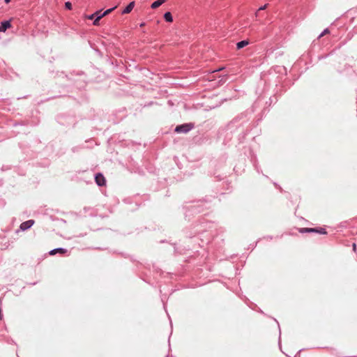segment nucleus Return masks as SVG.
<instances>
[{
    "label": "nucleus",
    "mask_w": 357,
    "mask_h": 357,
    "mask_svg": "<svg viewBox=\"0 0 357 357\" xmlns=\"http://www.w3.org/2000/svg\"><path fill=\"white\" fill-rule=\"evenodd\" d=\"M145 24H146L145 22H142L139 25L140 27H143V26H145Z\"/></svg>",
    "instance_id": "nucleus-40"
},
{
    "label": "nucleus",
    "mask_w": 357,
    "mask_h": 357,
    "mask_svg": "<svg viewBox=\"0 0 357 357\" xmlns=\"http://www.w3.org/2000/svg\"><path fill=\"white\" fill-rule=\"evenodd\" d=\"M161 300H162V302L163 303L164 309H165V311H167L164 298L162 297Z\"/></svg>",
    "instance_id": "nucleus-37"
},
{
    "label": "nucleus",
    "mask_w": 357,
    "mask_h": 357,
    "mask_svg": "<svg viewBox=\"0 0 357 357\" xmlns=\"http://www.w3.org/2000/svg\"><path fill=\"white\" fill-rule=\"evenodd\" d=\"M266 115V109L264 108V110L261 112V116L260 118H258L257 120V123H258L260 121L262 120V118L264 116Z\"/></svg>",
    "instance_id": "nucleus-25"
},
{
    "label": "nucleus",
    "mask_w": 357,
    "mask_h": 357,
    "mask_svg": "<svg viewBox=\"0 0 357 357\" xmlns=\"http://www.w3.org/2000/svg\"><path fill=\"white\" fill-rule=\"evenodd\" d=\"M0 109H3V110H10L9 109H7L6 107H2L1 105H0Z\"/></svg>",
    "instance_id": "nucleus-39"
},
{
    "label": "nucleus",
    "mask_w": 357,
    "mask_h": 357,
    "mask_svg": "<svg viewBox=\"0 0 357 357\" xmlns=\"http://www.w3.org/2000/svg\"><path fill=\"white\" fill-rule=\"evenodd\" d=\"M12 19L3 20L0 23V32L5 33L8 29L12 27Z\"/></svg>",
    "instance_id": "nucleus-8"
},
{
    "label": "nucleus",
    "mask_w": 357,
    "mask_h": 357,
    "mask_svg": "<svg viewBox=\"0 0 357 357\" xmlns=\"http://www.w3.org/2000/svg\"><path fill=\"white\" fill-rule=\"evenodd\" d=\"M269 103H268V106L271 105V103L273 102H277V98L274 96H272V97H270L269 98Z\"/></svg>",
    "instance_id": "nucleus-26"
},
{
    "label": "nucleus",
    "mask_w": 357,
    "mask_h": 357,
    "mask_svg": "<svg viewBox=\"0 0 357 357\" xmlns=\"http://www.w3.org/2000/svg\"><path fill=\"white\" fill-rule=\"evenodd\" d=\"M58 222H62L64 224L66 222V221L62 218H59Z\"/></svg>",
    "instance_id": "nucleus-35"
},
{
    "label": "nucleus",
    "mask_w": 357,
    "mask_h": 357,
    "mask_svg": "<svg viewBox=\"0 0 357 357\" xmlns=\"http://www.w3.org/2000/svg\"><path fill=\"white\" fill-rule=\"evenodd\" d=\"M330 32L328 28H326L319 35V36L317 37V38H321L322 36H324V35H326V33H328Z\"/></svg>",
    "instance_id": "nucleus-22"
},
{
    "label": "nucleus",
    "mask_w": 357,
    "mask_h": 357,
    "mask_svg": "<svg viewBox=\"0 0 357 357\" xmlns=\"http://www.w3.org/2000/svg\"><path fill=\"white\" fill-rule=\"evenodd\" d=\"M170 336L169 337V339H168V342H169V346L170 347Z\"/></svg>",
    "instance_id": "nucleus-43"
},
{
    "label": "nucleus",
    "mask_w": 357,
    "mask_h": 357,
    "mask_svg": "<svg viewBox=\"0 0 357 357\" xmlns=\"http://www.w3.org/2000/svg\"><path fill=\"white\" fill-rule=\"evenodd\" d=\"M260 103H261V100H260V99L257 100L254 102V104H253V105H252V111H251V112H255V108H257V107L260 105Z\"/></svg>",
    "instance_id": "nucleus-19"
},
{
    "label": "nucleus",
    "mask_w": 357,
    "mask_h": 357,
    "mask_svg": "<svg viewBox=\"0 0 357 357\" xmlns=\"http://www.w3.org/2000/svg\"><path fill=\"white\" fill-rule=\"evenodd\" d=\"M166 1H167V0H156L151 3V8L152 9H155V8H158L159 6H160L162 3H164Z\"/></svg>",
    "instance_id": "nucleus-15"
},
{
    "label": "nucleus",
    "mask_w": 357,
    "mask_h": 357,
    "mask_svg": "<svg viewBox=\"0 0 357 357\" xmlns=\"http://www.w3.org/2000/svg\"><path fill=\"white\" fill-rule=\"evenodd\" d=\"M165 357H169V355H167V356H165Z\"/></svg>",
    "instance_id": "nucleus-51"
},
{
    "label": "nucleus",
    "mask_w": 357,
    "mask_h": 357,
    "mask_svg": "<svg viewBox=\"0 0 357 357\" xmlns=\"http://www.w3.org/2000/svg\"><path fill=\"white\" fill-rule=\"evenodd\" d=\"M10 167L8 166H6V165H3L2 167H1V170L2 171H6L7 169H9Z\"/></svg>",
    "instance_id": "nucleus-30"
},
{
    "label": "nucleus",
    "mask_w": 357,
    "mask_h": 357,
    "mask_svg": "<svg viewBox=\"0 0 357 357\" xmlns=\"http://www.w3.org/2000/svg\"><path fill=\"white\" fill-rule=\"evenodd\" d=\"M195 128L194 123H184L182 124L177 125L174 131L176 133H184L186 134Z\"/></svg>",
    "instance_id": "nucleus-5"
},
{
    "label": "nucleus",
    "mask_w": 357,
    "mask_h": 357,
    "mask_svg": "<svg viewBox=\"0 0 357 357\" xmlns=\"http://www.w3.org/2000/svg\"><path fill=\"white\" fill-rule=\"evenodd\" d=\"M170 326H171V327L172 328V321H170Z\"/></svg>",
    "instance_id": "nucleus-48"
},
{
    "label": "nucleus",
    "mask_w": 357,
    "mask_h": 357,
    "mask_svg": "<svg viewBox=\"0 0 357 357\" xmlns=\"http://www.w3.org/2000/svg\"><path fill=\"white\" fill-rule=\"evenodd\" d=\"M303 350H304V349H300V350L298 351V353H297V354L296 355V356L297 355H298V354H299L302 351H303Z\"/></svg>",
    "instance_id": "nucleus-42"
},
{
    "label": "nucleus",
    "mask_w": 357,
    "mask_h": 357,
    "mask_svg": "<svg viewBox=\"0 0 357 357\" xmlns=\"http://www.w3.org/2000/svg\"><path fill=\"white\" fill-rule=\"evenodd\" d=\"M251 161L253 164V166H254L255 170L257 172V173L262 174V171L260 169V167L257 163L256 155H252Z\"/></svg>",
    "instance_id": "nucleus-12"
},
{
    "label": "nucleus",
    "mask_w": 357,
    "mask_h": 357,
    "mask_svg": "<svg viewBox=\"0 0 357 357\" xmlns=\"http://www.w3.org/2000/svg\"><path fill=\"white\" fill-rule=\"evenodd\" d=\"M135 2L134 1H130L121 11L122 15L130 13L134 8Z\"/></svg>",
    "instance_id": "nucleus-11"
},
{
    "label": "nucleus",
    "mask_w": 357,
    "mask_h": 357,
    "mask_svg": "<svg viewBox=\"0 0 357 357\" xmlns=\"http://www.w3.org/2000/svg\"><path fill=\"white\" fill-rule=\"evenodd\" d=\"M2 319H3V314H2L1 307H0V320H1Z\"/></svg>",
    "instance_id": "nucleus-38"
},
{
    "label": "nucleus",
    "mask_w": 357,
    "mask_h": 357,
    "mask_svg": "<svg viewBox=\"0 0 357 357\" xmlns=\"http://www.w3.org/2000/svg\"><path fill=\"white\" fill-rule=\"evenodd\" d=\"M258 242H259V240L257 241H256L255 243H254L253 244H250L249 248H251L252 250H254L256 248Z\"/></svg>",
    "instance_id": "nucleus-27"
},
{
    "label": "nucleus",
    "mask_w": 357,
    "mask_h": 357,
    "mask_svg": "<svg viewBox=\"0 0 357 357\" xmlns=\"http://www.w3.org/2000/svg\"><path fill=\"white\" fill-rule=\"evenodd\" d=\"M164 20L167 22H173V16L169 11L165 12L163 15Z\"/></svg>",
    "instance_id": "nucleus-16"
},
{
    "label": "nucleus",
    "mask_w": 357,
    "mask_h": 357,
    "mask_svg": "<svg viewBox=\"0 0 357 357\" xmlns=\"http://www.w3.org/2000/svg\"><path fill=\"white\" fill-rule=\"evenodd\" d=\"M263 174V176H265L266 178H268V176H266V175H265V174Z\"/></svg>",
    "instance_id": "nucleus-46"
},
{
    "label": "nucleus",
    "mask_w": 357,
    "mask_h": 357,
    "mask_svg": "<svg viewBox=\"0 0 357 357\" xmlns=\"http://www.w3.org/2000/svg\"><path fill=\"white\" fill-rule=\"evenodd\" d=\"M35 223L33 220H28L22 222L20 225L19 229L24 231L29 229Z\"/></svg>",
    "instance_id": "nucleus-9"
},
{
    "label": "nucleus",
    "mask_w": 357,
    "mask_h": 357,
    "mask_svg": "<svg viewBox=\"0 0 357 357\" xmlns=\"http://www.w3.org/2000/svg\"><path fill=\"white\" fill-rule=\"evenodd\" d=\"M36 283H37V282H33V283H31V285H35Z\"/></svg>",
    "instance_id": "nucleus-45"
},
{
    "label": "nucleus",
    "mask_w": 357,
    "mask_h": 357,
    "mask_svg": "<svg viewBox=\"0 0 357 357\" xmlns=\"http://www.w3.org/2000/svg\"><path fill=\"white\" fill-rule=\"evenodd\" d=\"M84 146H73L72 149H71V151L73 153H77V152H79Z\"/></svg>",
    "instance_id": "nucleus-20"
},
{
    "label": "nucleus",
    "mask_w": 357,
    "mask_h": 357,
    "mask_svg": "<svg viewBox=\"0 0 357 357\" xmlns=\"http://www.w3.org/2000/svg\"><path fill=\"white\" fill-rule=\"evenodd\" d=\"M65 8L67 10H71L73 8L71 2H70V1L65 2Z\"/></svg>",
    "instance_id": "nucleus-24"
},
{
    "label": "nucleus",
    "mask_w": 357,
    "mask_h": 357,
    "mask_svg": "<svg viewBox=\"0 0 357 357\" xmlns=\"http://www.w3.org/2000/svg\"><path fill=\"white\" fill-rule=\"evenodd\" d=\"M68 252V250L64 248H56L51 250L49 252L50 255H54L56 254H59L61 255H64Z\"/></svg>",
    "instance_id": "nucleus-10"
},
{
    "label": "nucleus",
    "mask_w": 357,
    "mask_h": 357,
    "mask_svg": "<svg viewBox=\"0 0 357 357\" xmlns=\"http://www.w3.org/2000/svg\"><path fill=\"white\" fill-rule=\"evenodd\" d=\"M173 247H174V254L175 255H178L184 254V252H183L184 249L177 247L176 245V244H174Z\"/></svg>",
    "instance_id": "nucleus-17"
},
{
    "label": "nucleus",
    "mask_w": 357,
    "mask_h": 357,
    "mask_svg": "<svg viewBox=\"0 0 357 357\" xmlns=\"http://www.w3.org/2000/svg\"><path fill=\"white\" fill-rule=\"evenodd\" d=\"M298 231L301 234H306V233H316L319 234H327V231L325 228L323 227H303L299 228Z\"/></svg>",
    "instance_id": "nucleus-6"
},
{
    "label": "nucleus",
    "mask_w": 357,
    "mask_h": 357,
    "mask_svg": "<svg viewBox=\"0 0 357 357\" xmlns=\"http://www.w3.org/2000/svg\"><path fill=\"white\" fill-rule=\"evenodd\" d=\"M10 1H11V0H4V3L6 4H8Z\"/></svg>",
    "instance_id": "nucleus-41"
},
{
    "label": "nucleus",
    "mask_w": 357,
    "mask_h": 357,
    "mask_svg": "<svg viewBox=\"0 0 357 357\" xmlns=\"http://www.w3.org/2000/svg\"><path fill=\"white\" fill-rule=\"evenodd\" d=\"M249 43H250V42L248 40H241L236 43V49L241 50V49L245 47V46H247L248 45H249Z\"/></svg>",
    "instance_id": "nucleus-13"
},
{
    "label": "nucleus",
    "mask_w": 357,
    "mask_h": 357,
    "mask_svg": "<svg viewBox=\"0 0 357 357\" xmlns=\"http://www.w3.org/2000/svg\"><path fill=\"white\" fill-rule=\"evenodd\" d=\"M213 226V222L208 220L205 216H201L190 227L185 228L183 231L185 237L195 238V241L197 243L198 245L202 248L211 241L212 237L211 235H207L204 239L199 236L212 229Z\"/></svg>",
    "instance_id": "nucleus-1"
},
{
    "label": "nucleus",
    "mask_w": 357,
    "mask_h": 357,
    "mask_svg": "<svg viewBox=\"0 0 357 357\" xmlns=\"http://www.w3.org/2000/svg\"><path fill=\"white\" fill-rule=\"evenodd\" d=\"M50 218L51 220H52V221H58V220H59L58 218L53 216V215H51Z\"/></svg>",
    "instance_id": "nucleus-29"
},
{
    "label": "nucleus",
    "mask_w": 357,
    "mask_h": 357,
    "mask_svg": "<svg viewBox=\"0 0 357 357\" xmlns=\"http://www.w3.org/2000/svg\"><path fill=\"white\" fill-rule=\"evenodd\" d=\"M116 8V6H114L112 8L105 10V11H102V9L98 10L95 13L86 15V18L89 20H93V24L95 26H98L100 24V19L112 13Z\"/></svg>",
    "instance_id": "nucleus-4"
},
{
    "label": "nucleus",
    "mask_w": 357,
    "mask_h": 357,
    "mask_svg": "<svg viewBox=\"0 0 357 357\" xmlns=\"http://www.w3.org/2000/svg\"><path fill=\"white\" fill-rule=\"evenodd\" d=\"M332 54V52L329 53V54H321V55H319L318 56V60H322V59H326L328 56H329L330 55Z\"/></svg>",
    "instance_id": "nucleus-23"
},
{
    "label": "nucleus",
    "mask_w": 357,
    "mask_h": 357,
    "mask_svg": "<svg viewBox=\"0 0 357 357\" xmlns=\"http://www.w3.org/2000/svg\"><path fill=\"white\" fill-rule=\"evenodd\" d=\"M264 238H266L268 240H272L273 239V236H264Z\"/></svg>",
    "instance_id": "nucleus-36"
},
{
    "label": "nucleus",
    "mask_w": 357,
    "mask_h": 357,
    "mask_svg": "<svg viewBox=\"0 0 357 357\" xmlns=\"http://www.w3.org/2000/svg\"><path fill=\"white\" fill-rule=\"evenodd\" d=\"M29 96V95H26V96H22V97H17V100H21V99H23V98H26Z\"/></svg>",
    "instance_id": "nucleus-34"
},
{
    "label": "nucleus",
    "mask_w": 357,
    "mask_h": 357,
    "mask_svg": "<svg viewBox=\"0 0 357 357\" xmlns=\"http://www.w3.org/2000/svg\"><path fill=\"white\" fill-rule=\"evenodd\" d=\"M247 115L248 112L241 113L227 125V136L238 131V140L239 143L243 142L245 137L252 130L250 123H248L249 118L247 117Z\"/></svg>",
    "instance_id": "nucleus-2"
},
{
    "label": "nucleus",
    "mask_w": 357,
    "mask_h": 357,
    "mask_svg": "<svg viewBox=\"0 0 357 357\" xmlns=\"http://www.w3.org/2000/svg\"><path fill=\"white\" fill-rule=\"evenodd\" d=\"M61 75H64V77L67 79V80H69L72 82H74V79H73V77H71L73 75V73H70V75H64V73H61Z\"/></svg>",
    "instance_id": "nucleus-21"
},
{
    "label": "nucleus",
    "mask_w": 357,
    "mask_h": 357,
    "mask_svg": "<svg viewBox=\"0 0 357 357\" xmlns=\"http://www.w3.org/2000/svg\"><path fill=\"white\" fill-rule=\"evenodd\" d=\"M273 319L277 323L278 328H279L278 344H279L280 348H281V331H280V324H279V322L278 321V320L276 319L273 318Z\"/></svg>",
    "instance_id": "nucleus-18"
},
{
    "label": "nucleus",
    "mask_w": 357,
    "mask_h": 357,
    "mask_svg": "<svg viewBox=\"0 0 357 357\" xmlns=\"http://www.w3.org/2000/svg\"><path fill=\"white\" fill-rule=\"evenodd\" d=\"M352 250L354 252H356V244L355 243L352 244Z\"/></svg>",
    "instance_id": "nucleus-31"
},
{
    "label": "nucleus",
    "mask_w": 357,
    "mask_h": 357,
    "mask_svg": "<svg viewBox=\"0 0 357 357\" xmlns=\"http://www.w3.org/2000/svg\"><path fill=\"white\" fill-rule=\"evenodd\" d=\"M2 183H3L2 181H0V185L2 184Z\"/></svg>",
    "instance_id": "nucleus-50"
},
{
    "label": "nucleus",
    "mask_w": 357,
    "mask_h": 357,
    "mask_svg": "<svg viewBox=\"0 0 357 357\" xmlns=\"http://www.w3.org/2000/svg\"><path fill=\"white\" fill-rule=\"evenodd\" d=\"M267 6H268V4H264V5L261 6H260L258 10H265L267 8Z\"/></svg>",
    "instance_id": "nucleus-28"
},
{
    "label": "nucleus",
    "mask_w": 357,
    "mask_h": 357,
    "mask_svg": "<svg viewBox=\"0 0 357 357\" xmlns=\"http://www.w3.org/2000/svg\"><path fill=\"white\" fill-rule=\"evenodd\" d=\"M337 357H351V356H343L340 353H335L334 354Z\"/></svg>",
    "instance_id": "nucleus-33"
},
{
    "label": "nucleus",
    "mask_w": 357,
    "mask_h": 357,
    "mask_svg": "<svg viewBox=\"0 0 357 357\" xmlns=\"http://www.w3.org/2000/svg\"><path fill=\"white\" fill-rule=\"evenodd\" d=\"M59 122L60 123V124L63 123L60 120H59Z\"/></svg>",
    "instance_id": "nucleus-49"
},
{
    "label": "nucleus",
    "mask_w": 357,
    "mask_h": 357,
    "mask_svg": "<svg viewBox=\"0 0 357 357\" xmlns=\"http://www.w3.org/2000/svg\"><path fill=\"white\" fill-rule=\"evenodd\" d=\"M130 259H131V261H134V259L132 258V257H130Z\"/></svg>",
    "instance_id": "nucleus-47"
},
{
    "label": "nucleus",
    "mask_w": 357,
    "mask_h": 357,
    "mask_svg": "<svg viewBox=\"0 0 357 357\" xmlns=\"http://www.w3.org/2000/svg\"><path fill=\"white\" fill-rule=\"evenodd\" d=\"M10 122L12 123V126L13 127H16V126H27L28 125V121H13V120H10Z\"/></svg>",
    "instance_id": "nucleus-14"
},
{
    "label": "nucleus",
    "mask_w": 357,
    "mask_h": 357,
    "mask_svg": "<svg viewBox=\"0 0 357 357\" xmlns=\"http://www.w3.org/2000/svg\"><path fill=\"white\" fill-rule=\"evenodd\" d=\"M214 197V196H206L202 199L190 202V204L188 206L183 204L182 210L184 212L185 219L190 220L194 215L202 213L205 209L209 208Z\"/></svg>",
    "instance_id": "nucleus-3"
},
{
    "label": "nucleus",
    "mask_w": 357,
    "mask_h": 357,
    "mask_svg": "<svg viewBox=\"0 0 357 357\" xmlns=\"http://www.w3.org/2000/svg\"><path fill=\"white\" fill-rule=\"evenodd\" d=\"M82 74H83V72L79 73H77V75H82Z\"/></svg>",
    "instance_id": "nucleus-44"
},
{
    "label": "nucleus",
    "mask_w": 357,
    "mask_h": 357,
    "mask_svg": "<svg viewBox=\"0 0 357 357\" xmlns=\"http://www.w3.org/2000/svg\"><path fill=\"white\" fill-rule=\"evenodd\" d=\"M94 179H95L96 183L100 187H102V186H104L106 185V179L105 178L103 174H102L100 172H98L94 175Z\"/></svg>",
    "instance_id": "nucleus-7"
},
{
    "label": "nucleus",
    "mask_w": 357,
    "mask_h": 357,
    "mask_svg": "<svg viewBox=\"0 0 357 357\" xmlns=\"http://www.w3.org/2000/svg\"><path fill=\"white\" fill-rule=\"evenodd\" d=\"M273 185L282 191V188L275 182H273Z\"/></svg>",
    "instance_id": "nucleus-32"
}]
</instances>
